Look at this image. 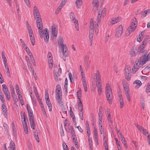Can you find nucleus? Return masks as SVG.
Masks as SVG:
<instances>
[{
    "instance_id": "1",
    "label": "nucleus",
    "mask_w": 150,
    "mask_h": 150,
    "mask_svg": "<svg viewBox=\"0 0 150 150\" xmlns=\"http://www.w3.org/2000/svg\"><path fill=\"white\" fill-rule=\"evenodd\" d=\"M33 13L34 18L36 21L37 26L38 30L40 37L41 38H42L44 36L43 33H42V23L39 10L35 6L33 8Z\"/></svg>"
},
{
    "instance_id": "2",
    "label": "nucleus",
    "mask_w": 150,
    "mask_h": 150,
    "mask_svg": "<svg viewBox=\"0 0 150 150\" xmlns=\"http://www.w3.org/2000/svg\"><path fill=\"white\" fill-rule=\"evenodd\" d=\"M105 95L110 104H111L112 101V90L109 83L106 84L105 88Z\"/></svg>"
},
{
    "instance_id": "3",
    "label": "nucleus",
    "mask_w": 150,
    "mask_h": 150,
    "mask_svg": "<svg viewBox=\"0 0 150 150\" xmlns=\"http://www.w3.org/2000/svg\"><path fill=\"white\" fill-rule=\"evenodd\" d=\"M132 22L131 24L128 27L127 31L128 33H126V35L129 36L130 34L134 31L137 26V22L136 18H134L132 19Z\"/></svg>"
},
{
    "instance_id": "4",
    "label": "nucleus",
    "mask_w": 150,
    "mask_h": 150,
    "mask_svg": "<svg viewBox=\"0 0 150 150\" xmlns=\"http://www.w3.org/2000/svg\"><path fill=\"white\" fill-rule=\"evenodd\" d=\"M142 61H143V59L141 57L139 59H138L135 62V64L134 65L132 70L133 71L136 72L138 70L139 67L140 65L142 64Z\"/></svg>"
},
{
    "instance_id": "5",
    "label": "nucleus",
    "mask_w": 150,
    "mask_h": 150,
    "mask_svg": "<svg viewBox=\"0 0 150 150\" xmlns=\"http://www.w3.org/2000/svg\"><path fill=\"white\" fill-rule=\"evenodd\" d=\"M70 18L71 21L75 24V26L77 31L79 30V24L78 20L75 19V16L74 13L72 12H71L70 13Z\"/></svg>"
},
{
    "instance_id": "6",
    "label": "nucleus",
    "mask_w": 150,
    "mask_h": 150,
    "mask_svg": "<svg viewBox=\"0 0 150 150\" xmlns=\"http://www.w3.org/2000/svg\"><path fill=\"white\" fill-rule=\"evenodd\" d=\"M59 46L60 47L63 55L65 57L67 56L68 55V53L67 52V49L66 45H62Z\"/></svg>"
},
{
    "instance_id": "7",
    "label": "nucleus",
    "mask_w": 150,
    "mask_h": 150,
    "mask_svg": "<svg viewBox=\"0 0 150 150\" xmlns=\"http://www.w3.org/2000/svg\"><path fill=\"white\" fill-rule=\"evenodd\" d=\"M44 32H45V33H43L42 31V33H43L44 36L43 37H44V40L46 42H48L49 41V32L48 31V29L47 28H45L44 29Z\"/></svg>"
},
{
    "instance_id": "8",
    "label": "nucleus",
    "mask_w": 150,
    "mask_h": 150,
    "mask_svg": "<svg viewBox=\"0 0 150 150\" xmlns=\"http://www.w3.org/2000/svg\"><path fill=\"white\" fill-rule=\"evenodd\" d=\"M119 28L117 31L116 32L115 35L116 37L117 38L121 36L122 34L123 30V27L121 25L119 26Z\"/></svg>"
},
{
    "instance_id": "9",
    "label": "nucleus",
    "mask_w": 150,
    "mask_h": 150,
    "mask_svg": "<svg viewBox=\"0 0 150 150\" xmlns=\"http://www.w3.org/2000/svg\"><path fill=\"white\" fill-rule=\"evenodd\" d=\"M94 26V23L93 20L91 19L90 22L89 34L93 35Z\"/></svg>"
},
{
    "instance_id": "10",
    "label": "nucleus",
    "mask_w": 150,
    "mask_h": 150,
    "mask_svg": "<svg viewBox=\"0 0 150 150\" xmlns=\"http://www.w3.org/2000/svg\"><path fill=\"white\" fill-rule=\"evenodd\" d=\"M61 88L60 85L58 84H57L56 87V89L55 90V94L56 96H60V94H61L62 95V92L61 91Z\"/></svg>"
},
{
    "instance_id": "11",
    "label": "nucleus",
    "mask_w": 150,
    "mask_h": 150,
    "mask_svg": "<svg viewBox=\"0 0 150 150\" xmlns=\"http://www.w3.org/2000/svg\"><path fill=\"white\" fill-rule=\"evenodd\" d=\"M52 34L54 37H56L57 35L58 30L55 28L54 25L52 26Z\"/></svg>"
},
{
    "instance_id": "12",
    "label": "nucleus",
    "mask_w": 150,
    "mask_h": 150,
    "mask_svg": "<svg viewBox=\"0 0 150 150\" xmlns=\"http://www.w3.org/2000/svg\"><path fill=\"white\" fill-rule=\"evenodd\" d=\"M96 86L97 88L98 91L99 95H100L102 91V86L101 83V81H96Z\"/></svg>"
},
{
    "instance_id": "13",
    "label": "nucleus",
    "mask_w": 150,
    "mask_h": 150,
    "mask_svg": "<svg viewBox=\"0 0 150 150\" xmlns=\"http://www.w3.org/2000/svg\"><path fill=\"white\" fill-rule=\"evenodd\" d=\"M150 59V52L146 55V56L145 55H143V61H142V64L144 65Z\"/></svg>"
},
{
    "instance_id": "14",
    "label": "nucleus",
    "mask_w": 150,
    "mask_h": 150,
    "mask_svg": "<svg viewBox=\"0 0 150 150\" xmlns=\"http://www.w3.org/2000/svg\"><path fill=\"white\" fill-rule=\"evenodd\" d=\"M89 59V57L88 56H86L84 58V65L87 67H88L91 62Z\"/></svg>"
},
{
    "instance_id": "15",
    "label": "nucleus",
    "mask_w": 150,
    "mask_h": 150,
    "mask_svg": "<svg viewBox=\"0 0 150 150\" xmlns=\"http://www.w3.org/2000/svg\"><path fill=\"white\" fill-rule=\"evenodd\" d=\"M137 128L145 135H146L148 133V132L146 131V130L144 129V128L140 126L139 125H137Z\"/></svg>"
},
{
    "instance_id": "16",
    "label": "nucleus",
    "mask_w": 150,
    "mask_h": 150,
    "mask_svg": "<svg viewBox=\"0 0 150 150\" xmlns=\"http://www.w3.org/2000/svg\"><path fill=\"white\" fill-rule=\"evenodd\" d=\"M29 120L31 128L33 129H35L36 125L34 119H29Z\"/></svg>"
},
{
    "instance_id": "17",
    "label": "nucleus",
    "mask_w": 150,
    "mask_h": 150,
    "mask_svg": "<svg viewBox=\"0 0 150 150\" xmlns=\"http://www.w3.org/2000/svg\"><path fill=\"white\" fill-rule=\"evenodd\" d=\"M63 39L62 36L59 35L58 36V43L59 46L62 45H64L63 43Z\"/></svg>"
},
{
    "instance_id": "18",
    "label": "nucleus",
    "mask_w": 150,
    "mask_h": 150,
    "mask_svg": "<svg viewBox=\"0 0 150 150\" xmlns=\"http://www.w3.org/2000/svg\"><path fill=\"white\" fill-rule=\"evenodd\" d=\"M102 13V11H100L98 12V15L97 18V21L98 22V23H97V26L98 27V24H99L100 21Z\"/></svg>"
},
{
    "instance_id": "19",
    "label": "nucleus",
    "mask_w": 150,
    "mask_h": 150,
    "mask_svg": "<svg viewBox=\"0 0 150 150\" xmlns=\"http://www.w3.org/2000/svg\"><path fill=\"white\" fill-rule=\"evenodd\" d=\"M120 19L121 18L119 17L114 18L112 20L111 23L112 24H114L119 22L120 20Z\"/></svg>"
},
{
    "instance_id": "20",
    "label": "nucleus",
    "mask_w": 150,
    "mask_h": 150,
    "mask_svg": "<svg viewBox=\"0 0 150 150\" xmlns=\"http://www.w3.org/2000/svg\"><path fill=\"white\" fill-rule=\"evenodd\" d=\"M133 84H136L137 85L135 86V88H139L141 85V82L139 80H137L133 82Z\"/></svg>"
},
{
    "instance_id": "21",
    "label": "nucleus",
    "mask_w": 150,
    "mask_h": 150,
    "mask_svg": "<svg viewBox=\"0 0 150 150\" xmlns=\"http://www.w3.org/2000/svg\"><path fill=\"white\" fill-rule=\"evenodd\" d=\"M4 66L6 70V73L8 76L10 78H11V75L9 72L8 67V64H4Z\"/></svg>"
},
{
    "instance_id": "22",
    "label": "nucleus",
    "mask_w": 150,
    "mask_h": 150,
    "mask_svg": "<svg viewBox=\"0 0 150 150\" xmlns=\"http://www.w3.org/2000/svg\"><path fill=\"white\" fill-rule=\"evenodd\" d=\"M95 74L96 75V81H100L101 80V77L98 70L96 71V73Z\"/></svg>"
},
{
    "instance_id": "23",
    "label": "nucleus",
    "mask_w": 150,
    "mask_h": 150,
    "mask_svg": "<svg viewBox=\"0 0 150 150\" xmlns=\"http://www.w3.org/2000/svg\"><path fill=\"white\" fill-rule=\"evenodd\" d=\"M46 103L48 107V109L50 111L52 110V105L51 103L50 100H46Z\"/></svg>"
},
{
    "instance_id": "24",
    "label": "nucleus",
    "mask_w": 150,
    "mask_h": 150,
    "mask_svg": "<svg viewBox=\"0 0 150 150\" xmlns=\"http://www.w3.org/2000/svg\"><path fill=\"white\" fill-rule=\"evenodd\" d=\"M29 35L32 44L33 45H35V41L34 37L33 35V34H30Z\"/></svg>"
},
{
    "instance_id": "25",
    "label": "nucleus",
    "mask_w": 150,
    "mask_h": 150,
    "mask_svg": "<svg viewBox=\"0 0 150 150\" xmlns=\"http://www.w3.org/2000/svg\"><path fill=\"white\" fill-rule=\"evenodd\" d=\"M72 140L73 142L74 143L75 145V146L77 148H78L79 147V145L78 144V141L76 137H72Z\"/></svg>"
},
{
    "instance_id": "26",
    "label": "nucleus",
    "mask_w": 150,
    "mask_h": 150,
    "mask_svg": "<svg viewBox=\"0 0 150 150\" xmlns=\"http://www.w3.org/2000/svg\"><path fill=\"white\" fill-rule=\"evenodd\" d=\"M69 108H70V110H69L70 115L71 117H72L73 122H74V121L75 120V116L73 114L71 107H70Z\"/></svg>"
},
{
    "instance_id": "27",
    "label": "nucleus",
    "mask_w": 150,
    "mask_h": 150,
    "mask_svg": "<svg viewBox=\"0 0 150 150\" xmlns=\"http://www.w3.org/2000/svg\"><path fill=\"white\" fill-rule=\"evenodd\" d=\"M119 101L120 104V107L122 108L123 107L124 103L122 95L121 96H119Z\"/></svg>"
},
{
    "instance_id": "28",
    "label": "nucleus",
    "mask_w": 150,
    "mask_h": 150,
    "mask_svg": "<svg viewBox=\"0 0 150 150\" xmlns=\"http://www.w3.org/2000/svg\"><path fill=\"white\" fill-rule=\"evenodd\" d=\"M15 146L14 142L12 141H11L10 143V146L9 147V150H14Z\"/></svg>"
},
{
    "instance_id": "29",
    "label": "nucleus",
    "mask_w": 150,
    "mask_h": 150,
    "mask_svg": "<svg viewBox=\"0 0 150 150\" xmlns=\"http://www.w3.org/2000/svg\"><path fill=\"white\" fill-rule=\"evenodd\" d=\"M79 108H80V112H83V105L82 104V103L81 101V100L80 98H79Z\"/></svg>"
},
{
    "instance_id": "30",
    "label": "nucleus",
    "mask_w": 150,
    "mask_h": 150,
    "mask_svg": "<svg viewBox=\"0 0 150 150\" xmlns=\"http://www.w3.org/2000/svg\"><path fill=\"white\" fill-rule=\"evenodd\" d=\"M70 129H71V133L72 135V137H76V134L73 127L72 126H70Z\"/></svg>"
},
{
    "instance_id": "31",
    "label": "nucleus",
    "mask_w": 150,
    "mask_h": 150,
    "mask_svg": "<svg viewBox=\"0 0 150 150\" xmlns=\"http://www.w3.org/2000/svg\"><path fill=\"white\" fill-rule=\"evenodd\" d=\"M82 2L81 0H77L76 2L77 8H79L82 4Z\"/></svg>"
},
{
    "instance_id": "32",
    "label": "nucleus",
    "mask_w": 150,
    "mask_h": 150,
    "mask_svg": "<svg viewBox=\"0 0 150 150\" xmlns=\"http://www.w3.org/2000/svg\"><path fill=\"white\" fill-rule=\"evenodd\" d=\"M23 128H24V130L26 134H28V127L27 126V124L24 125V123L23 122Z\"/></svg>"
},
{
    "instance_id": "33",
    "label": "nucleus",
    "mask_w": 150,
    "mask_h": 150,
    "mask_svg": "<svg viewBox=\"0 0 150 150\" xmlns=\"http://www.w3.org/2000/svg\"><path fill=\"white\" fill-rule=\"evenodd\" d=\"M123 87L125 90V93L129 92V86L127 84H125L123 85Z\"/></svg>"
},
{
    "instance_id": "34",
    "label": "nucleus",
    "mask_w": 150,
    "mask_h": 150,
    "mask_svg": "<svg viewBox=\"0 0 150 150\" xmlns=\"http://www.w3.org/2000/svg\"><path fill=\"white\" fill-rule=\"evenodd\" d=\"M130 70V68H128V67L126 66L125 68V74L127 75L128 74L130 73L129 72V70Z\"/></svg>"
},
{
    "instance_id": "35",
    "label": "nucleus",
    "mask_w": 150,
    "mask_h": 150,
    "mask_svg": "<svg viewBox=\"0 0 150 150\" xmlns=\"http://www.w3.org/2000/svg\"><path fill=\"white\" fill-rule=\"evenodd\" d=\"M102 117L103 114L101 113H100V111L99 113V123L100 122L102 123Z\"/></svg>"
},
{
    "instance_id": "36",
    "label": "nucleus",
    "mask_w": 150,
    "mask_h": 150,
    "mask_svg": "<svg viewBox=\"0 0 150 150\" xmlns=\"http://www.w3.org/2000/svg\"><path fill=\"white\" fill-rule=\"evenodd\" d=\"M99 128L100 133L101 134H102L103 131V129L102 127V123L100 122L99 123Z\"/></svg>"
},
{
    "instance_id": "37",
    "label": "nucleus",
    "mask_w": 150,
    "mask_h": 150,
    "mask_svg": "<svg viewBox=\"0 0 150 150\" xmlns=\"http://www.w3.org/2000/svg\"><path fill=\"white\" fill-rule=\"evenodd\" d=\"M120 139L121 140L122 143L124 144L125 147H126V148H127V144L126 143V140H125L124 137Z\"/></svg>"
},
{
    "instance_id": "38",
    "label": "nucleus",
    "mask_w": 150,
    "mask_h": 150,
    "mask_svg": "<svg viewBox=\"0 0 150 150\" xmlns=\"http://www.w3.org/2000/svg\"><path fill=\"white\" fill-rule=\"evenodd\" d=\"M60 105L61 107V109L63 111V112H66V108L64 106V105L63 103H60Z\"/></svg>"
},
{
    "instance_id": "39",
    "label": "nucleus",
    "mask_w": 150,
    "mask_h": 150,
    "mask_svg": "<svg viewBox=\"0 0 150 150\" xmlns=\"http://www.w3.org/2000/svg\"><path fill=\"white\" fill-rule=\"evenodd\" d=\"M2 87H3V91L4 92L8 91V88L5 84L2 85Z\"/></svg>"
},
{
    "instance_id": "40",
    "label": "nucleus",
    "mask_w": 150,
    "mask_h": 150,
    "mask_svg": "<svg viewBox=\"0 0 150 150\" xmlns=\"http://www.w3.org/2000/svg\"><path fill=\"white\" fill-rule=\"evenodd\" d=\"M4 93L6 97V98L8 100H9L10 98V96L9 91H8L7 92H5Z\"/></svg>"
},
{
    "instance_id": "41",
    "label": "nucleus",
    "mask_w": 150,
    "mask_h": 150,
    "mask_svg": "<svg viewBox=\"0 0 150 150\" xmlns=\"http://www.w3.org/2000/svg\"><path fill=\"white\" fill-rule=\"evenodd\" d=\"M146 93L150 92V82L146 86Z\"/></svg>"
},
{
    "instance_id": "42",
    "label": "nucleus",
    "mask_w": 150,
    "mask_h": 150,
    "mask_svg": "<svg viewBox=\"0 0 150 150\" xmlns=\"http://www.w3.org/2000/svg\"><path fill=\"white\" fill-rule=\"evenodd\" d=\"M93 35L89 34V41H90V45H91L93 40Z\"/></svg>"
},
{
    "instance_id": "43",
    "label": "nucleus",
    "mask_w": 150,
    "mask_h": 150,
    "mask_svg": "<svg viewBox=\"0 0 150 150\" xmlns=\"http://www.w3.org/2000/svg\"><path fill=\"white\" fill-rule=\"evenodd\" d=\"M0 98L3 103L5 104V100L1 92H0Z\"/></svg>"
},
{
    "instance_id": "44",
    "label": "nucleus",
    "mask_w": 150,
    "mask_h": 150,
    "mask_svg": "<svg viewBox=\"0 0 150 150\" xmlns=\"http://www.w3.org/2000/svg\"><path fill=\"white\" fill-rule=\"evenodd\" d=\"M103 144H107L108 139L106 137L105 134H103Z\"/></svg>"
},
{
    "instance_id": "45",
    "label": "nucleus",
    "mask_w": 150,
    "mask_h": 150,
    "mask_svg": "<svg viewBox=\"0 0 150 150\" xmlns=\"http://www.w3.org/2000/svg\"><path fill=\"white\" fill-rule=\"evenodd\" d=\"M137 54L135 52L133 51L132 49L131 50L130 52V54L132 57L135 56Z\"/></svg>"
},
{
    "instance_id": "46",
    "label": "nucleus",
    "mask_w": 150,
    "mask_h": 150,
    "mask_svg": "<svg viewBox=\"0 0 150 150\" xmlns=\"http://www.w3.org/2000/svg\"><path fill=\"white\" fill-rule=\"evenodd\" d=\"M131 73L128 74L127 75H125V78L128 80L129 81L131 79Z\"/></svg>"
},
{
    "instance_id": "47",
    "label": "nucleus",
    "mask_w": 150,
    "mask_h": 150,
    "mask_svg": "<svg viewBox=\"0 0 150 150\" xmlns=\"http://www.w3.org/2000/svg\"><path fill=\"white\" fill-rule=\"evenodd\" d=\"M62 145L64 150H69L67 146L64 142L63 143Z\"/></svg>"
},
{
    "instance_id": "48",
    "label": "nucleus",
    "mask_w": 150,
    "mask_h": 150,
    "mask_svg": "<svg viewBox=\"0 0 150 150\" xmlns=\"http://www.w3.org/2000/svg\"><path fill=\"white\" fill-rule=\"evenodd\" d=\"M93 137L95 141L96 142L97 144H98V135L93 136Z\"/></svg>"
},
{
    "instance_id": "49",
    "label": "nucleus",
    "mask_w": 150,
    "mask_h": 150,
    "mask_svg": "<svg viewBox=\"0 0 150 150\" xmlns=\"http://www.w3.org/2000/svg\"><path fill=\"white\" fill-rule=\"evenodd\" d=\"M93 5L96 7H98L99 6V4L97 1H95L92 2Z\"/></svg>"
},
{
    "instance_id": "50",
    "label": "nucleus",
    "mask_w": 150,
    "mask_h": 150,
    "mask_svg": "<svg viewBox=\"0 0 150 150\" xmlns=\"http://www.w3.org/2000/svg\"><path fill=\"white\" fill-rule=\"evenodd\" d=\"M56 98L58 102L59 103V105H60V103H62V102H61L62 98L60 97V96H56Z\"/></svg>"
},
{
    "instance_id": "51",
    "label": "nucleus",
    "mask_w": 150,
    "mask_h": 150,
    "mask_svg": "<svg viewBox=\"0 0 150 150\" xmlns=\"http://www.w3.org/2000/svg\"><path fill=\"white\" fill-rule=\"evenodd\" d=\"M108 120L112 123V121L111 118V116L110 113L108 112Z\"/></svg>"
},
{
    "instance_id": "52",
    "label": "nucleus",
    "mask_w": 150,
    "mask_h": 150,
    "mask_svg": "<svg viewBox=\"0 0 150 150\" xmlns=\"http://www.w3.org/2000/svg\"><path fill=\"white\" fill-rule=\"evenodd\" d=\"M132 50L135 52L137 54L138 52L137 50V46H134L132 47Z\"/></svg>"
},
{
    "instance_id": "53",
    "label": "nucleus",
    "mask_w": 150,
    "mask_h": 150,
    "mask_svg": "<svg viewBox=\"0 0 150 150\" xmlns=\"http://www.w3.org/2000/svg\"><path fill=\"white\" fill-rule=\"evenodd\" d=\"M126 96L129 101H130V98L129 92H125Z\"/></svg>"
},
{
    "instance_id": "54",
    "label": "nucleus",
    "mask_w": 150,
    "mask_h": 150,
    "mask_svg": "<svg viewBox=\"0 0 150 150\" xmlns=\"http://www.w3.org/2000/svg\"><path fill=\"white\" fill-rule=\"evenodd\" d=\"M12 127H13V132L14 134H16V130L14 125V123H12Z\"/></svg>"
},
{
    "instance_id": "55",
    "label": "nucleus",
    "mask_w": 150,
    "mask_h": 150,
    "mask_svg": "<svg viewBox=\"0 0 150 150\" xmlns=\"http://www.w3.org/2000/svg\"><path fill=\"white\" fill-rule=\"evenodd\" d=\"M2 113L5 117H6L8 116L7 110H2Z\"/></svg>"
},
{
    "instance_id": "56",
    "label": "nucleus",
    "mask_w": 150,
    "mask_h": 150,
    "mask_svg": "<svg viewBox=\"0 0 150 150\" xmlns=\"http://www.w3.org/2000/svg\"><path fill=\"white\" fill-rule=\"evenodd\" d=\"M144 48V46H140L138 47L137 46V50H138V52H139L142 51Z\"/></svg>"
},
{
    "instance_id": "57",
    "label": "nucleus",
    "mask_w": 150,
    "mask_h": 150,
    "mask_svg": "<svg viewBox=\"0 0 150 150\" xmlns=\"http://www.w3.org/2000/svg\"><path fill=\"white\" fill-rule=\"evenodd\" d=\"M3 126L4 127L5 130L6 131H8V127L7 124L4 123L3 124Z\"/></svg>"
},
{
    "instance_id": "58",
    "label": "nucleus",
    "mask_w": 150,
    "mask_h": 150,
    "mask_svg": "<svg viewBox=\"0 0 150 150\" xmlns=\"http://www.w3.org/2000/svg\"><path fill=\"white\" fill-rule=\"evenodd\" d=\"M26 116V115L25 114V112H24L23 113V119H24L23 122H24V125H25L26 124H27L26 122V118L25 117Z\"/></svg>"
},
{
    "instance_id": "59",
    "label": "nucleus",
    "mask_w": 150,
    "mask_h": 150,
    "mask_svg": "<svg viewBox=\"0 0 150 150\" xmlns=\"http://www.w3.org/2000/svg\"><path fill=\"white\" fill-rule=\"evenodd\" d=\"M24 1L27 5V6L29 7H30V2L29 0H24Z\"/></svg>"
},
{
    "instance_id": "60",
    "label": "nucleus",
    "mask_w": 150,
    "mask_h": 150,
    "mask_svg": "<svg viewBox=\"0 0 150 150\" xmlns=\"http://www.w3.org/2000/svg\"><path fill=\"white\" fill-rule=\"evenodd\" d=\"M87 133L88 137H89L91 134L90 128H88L87 129Z\"/></svg>"
},
{
    "instance_id": "61",
    "label": "nucleus",
    "mask_w": 150,
    "mask_h": 150,
    "mask_svg": "<svg viewBox=\"0 0 150 150\" xmlns=\"http://www.w3.org/2000/svg\"><path fill=\"white\" fill-rule=\"evenodd\" d=\"M66 0H63L62 1L61 3L60 4V5L61 7L62 8V6L65 4L66 3Z\"/></svg>"
},
{
    "instance_id": "62",
    "label": "nucleus",
    "mask_w": 150,
    "mask_h": 150,
    "mask_svg": "<svg viewBox=\"0 0 150 150\" xmlns=\"http://www.w3.org/2000/svg\"><path fill=\"white\" fill-rule=\"evenodd\" d=\"M4 82L3 78L1 74H0V83H2Z\"/></svg>"
},
{
    "instance_id": "63",
    "label": "nucleus",
    "mask_w": 150,
    "mask_h": 150,
    "mask_svg": "<svg viewBox=\"0 0 150 150\" xmlns=\"http://www.w3.org/2000/svg\"><path fill=\"white\" fill-rule=\"evenodd\" d=\"M26 52L28 55H29L30 57H32V53L30 51L29 49H28V50H26Z\"/></svg>"
},
{
    "instance_id": "64",
    "label": "nucleus",
    "mask_w": 150,
    "mask_h": 150,
    "mask_svg": "<svg viewBox=\"0 0 150 150\" xmlns=\"http://www.w3.org/2000/svg\"><path fill=\"white\" fill-rule=\"evenodd\" d=\"M81 91H78L77 92V97H78V99L79 98H80L79 97L81 96Z\"/></svg>"
}]
</instances>
